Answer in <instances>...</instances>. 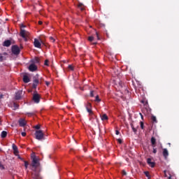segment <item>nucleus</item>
<instances>
[{"label":"nucleus","mask_w":179,"mask_h":179,"mask_svg":"<svg viewBox=\"0 0 179 179\" xmlns=\"http://www.w3.org/2000/svg\"><path fill=\"white\" fill-rule=\"evenodd\" d=\"M20 27H21V29H20V36L22 38H24V40L27 42V38L29 37V36H30V33L28 31L23 29V28L26 27V26L24 24H22Z\"/></svg>","instance_id":"1"},{"label":"nucleus","mask_w":179,"mask_h":179,"mask_svg":"<svg viewBox=\"0 0 179 179\" xmlns=\"http://www.w3.org/2000/svg\"><path fill=\"white\" fill-rule=\"evenodd\" d=\"M35 136H36V138L38 141L45 140V137H44L45 134L43 130H36Z\"/></svg>","instance_id":"2"},{"label":"nucleus","mask_w":179,"mask_h":179,"mask_svg":"<svg viewBox=\"0 0 179 179\" xmlns=\"http://www.w3.org/2000/svg\"><path fill=\"white\" fill-rule=\"evenodd\" d=\"M39 166H40V164H39L38 159L36 157H33L32 163L31 164V166L32 167L31 170L33 171H36V169Z\"/></svg>","instance_id":"3"},{"label":"nucleus","mask_w":179,"mask_h":179,"mask_svg":"<svg viewBox=\"0 0 179 179\" xmlns=\"http://www.w3.org/2000/svg\"><path fill=\"white\" fill-rule=\"evenodd\" d=\"M40 83V79H39V75L36 74L35 76L33 78V85L32 87L33 89H36L38 85Z\"/></svg>","instance_id":"4"},{"label":"nucleus","mask_w":179,"mask_h":179,"mask_svg":"<svg viewBox=\"0 0 179 179\" xmlns=\"http://www.w3.org/2000/svg\"><path fill=\"white\" fill-rule=\"evenodd\" d=\"M85 107H86V109L87 110V112L90 113V116H92L94 115L92 110V105L90 102H87L85 103Z\"/></svg>","instance_id":"5"},{"label":"nucleus","mask_w":179,"mask_h":179,"mask_svg":"<svg viewBox=\"0 0 179 179\" xmlns=\"http://www.w3.org/2000/svg\"><path fill=\"white\" fill-rule=\"evenodd\" d=\"M12 52L15 55H18L20 53V48L17 45H13Z\"/></svg>","instance_id":"6"},{"label":"nucleus","mask_w":179,"mask_h":179,"mask_svg":"<svg viewBox=\"0 0 179 179\" xmlns=\"http://www.w3.org/2000/svg\"><path fill=\"white\" fill-rule=\"evenodd\" d=\"M33 101L36 103H38L40 102V95H39V94H38V93L34 94Z\"/></svg>","instance_id":"7"},{"label":"nucleus","mask_w":179,"mask_h":179,"mask_svg":"<svg viewBox=\"0 0 179 179\" xmlns=\"http://www.w3.org/2000/svg\"><path fill=\"white\" fill-rule=\"evenodd\" d=\"M34 47L36 48H41V43H40L39 40L37 38H34Z\"/></svg>","instance_id":"8"},{"label":"nucleus","mask_w":179,"mask_h":179,"mask_svg":"<svg viewBox=\"0 0 179 179\" xmlns=\"http://www.w3.org/2000/svg\"><path fill=\"white\" fill-rule=\"evenodd\" d=\"M29 70L31 72H34L37 70V66L34 64H30V65L29 66Z\"/></svg>","instance_id":"9"},{"label":"nucleus","mask_w":179,"mask_h":179,"mask_svg":"<svg viewBox=\"0 0 179 179\" xmlns=\"http://www.w3.org/2000/svg\"><path fill=\"white\" fill-rule=\"evenodd\" d=\"M30 62L31 64L36 65L40 63V59L38 57H36L35 58L31 59Z\"/></svg>","instance_id":"10"},{"label":"nucleus","mask_w":179,"mask_h":179,"mask_svg":"<svg viewBox=\"0 0 179 179\" xmlns=\"http://www.w3.org/2000/svg\"><path fill=\"white\" fill-rule=\"evenodd\" d=\"M31 178L33 179H41L40 174L38 173H37L36 171H34V173H32Z\"/></svg>","instance_id":"11"},{"label":"nucleus","mask_w":179,"mask_h":179,"mask_svg":"<svg viewBox=\"0 0 179 179\" xmlns=\"http://www.w3.org/2000/svg\"><path fill=\"white\" fill-rule=\"evenodd\" d=\"M18 122H19L20 127H25V125L27 124V122L26 120H24V119H20Z\"/></svg>","instance_id":"12"},{"label":"nucleus","mask_w":179,"mask_h":179,"mask_svg":"<svg viewBox=\"0 0 179 179\" xmlns=\"http://www.w3.org/2000/svg\"><path fill=\"white\" fill-rule=\"evenodd\" d=\"M162 155L164 157V159H167L169 156V151L166 148H163Z\"/></svg>","instance_id":"13"},{"label":"nucleus","mask_w":179,"mask_h":179,"mask_svg":"<svg viewBox=\"0 0 179 179\" xmlns=\"http://www.w3.org/2000/svg\"><path fill=\"white\" fill-rule=\"evenodd\" d=\"M147 164H148V166H150L151 168H154L155 166V163L152 162L150 158L147 159Z\"/></svg>","instance_id":"14"},{"label":"nucleus","mask_w":179,"mask_h":179,"mask_svg":"<svg viewBox=\"0 0 179 179\" xmlns=\"http://www.w3.org/2000/svg\"><path fill=\"white\" fill-rule=\"evenodd\" d=\"M11 45V41L10 40H6L4 42H3V45L4 47H10V45Z\"/></svg>","instance_id":"15"},{"label":"nucleus","mask_w":179,"mask_h":179,"mask_svg":"<svg viewBox=\"0 0 179 179\" xmlns=\"http://www.w3.org/2000/svg\"><path fill=\"white\" fill-rule=\"evenodd\" d=\"M3 55H8L7 52L0 53V62H3L6 59Z\"/></svg>","instance_id":"16"},{"label":"nucleus","mask_w":179,"mask_h":179,"mask_svg":"<svg viewBox=\"0 0 179 179\" xmlns=\"http://www.w3.org/2000/svg\"><path fill=\"white\" fill-rule=\"evenodd\" d=\"M23 81L24 83H28L30 81L29 77L27 75L23 76Z\"/></svg>","instance_id":"17"},{"label":"nucleus","mask_w":179,"mask_h":179,"mask_svg":"<svg viewBox=\"0 0 179 179\" xmlns=\"http://www.w3.org/2000/svg\"><path fill=\"white\" fill-rule=\"evenodd\" d=\"M21 92L18 91L17 92L15 93V99L16 100H20L21 99Z\"/></svg>","instance_id":"18"},{"label":"nucleus","mask_w":179,"mask_h":179,"mask_svg":"<svg viewBox=\"0 0 179 179\" xmlns=\"http://www.w3.org/2000/svg\"><path fill=\"white\" fill-rule=\"evenodd\" d=\"M101 118L102 121H107L108 120V116L104 113L103 115H101Z\"/></svg>","instance_id":"19"},{"label":"nucleus","mask_w":179,"mask_h":179,"mask_svg":"<svg viewBox=\"0 0 179 179\" xmlns=\"http://www.w3.org/2000/svg\"><path fill=\"white\" fill-rule=\"evenodd\" d=\"M151 145H152V147H155L156 138L155 137H151Z\"/></svg>","instance_id":"20"},{"label":"nucleus","mask_w":179,"mask_h":179,"mask_svg":"<svg viewBox=\"0 0 179 179\" xmlns=\"http://www.w3.org/2000/svg\"><path fill=\"white\" fill-rule=\"evenodd\" d=\"M13 150H14L15 154L18 153V148L15 144H13Z\"/></svg>","instance_id":"21"},{"label":"nucleus","mask_w":179,"mask_h":179,"mask_svg":"<svg viewBox=\"0 0 179 179\" xmlns=\"http://www.w3.org/2000/svg\"><path fill=\"white\" fill-rule=\"evenodd\" d=\"M78 8H80V10H81V11H84L85 10V6L82 3H78Z\"/></svg>","instance_id":"22"},{"label":"nucleus","mask_w":179,"mask_h":179,"mask_svg":"<svg viewBox=\"0 0 179 179\" xmlns=\"http://www.w3.org/2000/svg\"><path fill=\"white\" fill-rule=\"evenodd\" d=\"M1 136L2 138H5L7 136V131H2Z\"/></svg>","instance_id":"23"},{"label":"nucleus","mask_w":179,"mask_h":179,"mask_svg":"<svg viewBox=\"0 0 179 179\" xmlns=\"http://www.w3.org/2000/svg\"><path fill=\"white\" fill-rule=\"evenodd\" d=\"M144 175H145V177H147L148 179H151V176L148 171H144Z\"/></svg>","instance_id":"24"},{"label":"nucleus","mask_w":179,"mask_h":179,"mask_svg":"<svg viewBox=\"0 0 179 179\" xmlns=\"http://www.w3.org/2000/svg\"><path fill=\"white\" fill-rule=\"evenodd\" d=\"M95 102L100 103L101 101V99L99 98V95L96 96V99L94 100Z\"/></svg>","instance_id":"25"},{"label":"nucleus","mask_w":179,"mask_h":179,"mask_svg":"<svg viewBox=\"0 0 179 179\" xmlns=\"http://www.w3.org/2000/svg\"><path fill=\"white\" fill-rule=\"evenodd\" d=\"M151 120H152V122H154L155 123L157 122L156 116H151Z\"/></svg>","instance_id":"26"},{"label":"nucleus","mask_w":179,"mask_h":179,"mask_svg":"<svg viewBox=\"0 0 179 179\" xmlns=\"http://www.w3.org/2000/svg\"><path fill=\"white\" fill-rule=\"evenodd\" d=\"M131 127V129H133V132L136 133L137 132V129H136L134 126V124H130Z\"/></svg>","instance_id":"27"},{"label":"nucleus","mask_w":179,"mask_h":179,"mask_svg":"<svg viewBox=\"0 0 179 179\" xmlns=\"http://www.w3.org/2000/svg\"><path fill=\"white\" fill-rule=\"evenodd\" d=\"M13 106L15 108V110L18 109L19 108V104L16 103L15 102L13 103Z\"/></svg>","instance_id":"28"},{"label":"nucleus","mask_w":179,"mask_h":179,"mask_svg":"<svg viewBox=\"0 0 179 179\" xmlns=\"http://www.w3.org/2000/svg\"><path fill=\"white\" fill-rule=\"evenodd\" d=\"M140 127H141V129H144V123H143V122H140Z\"/></svg>","instance_id":"29"},{"label":"nucleus","mask_w":179,"mask_h":179,"mask_svg":"<svg viewBox=\"0 0 179 179\" xmlns=\"http://www.w3.org/2000/svg\"><path fill=\"white\" fill-rule=\"evenodd\" d=\"M24 166H25L26 169H27L28 166H29V162L27 161H24Z\"/></svg>","instance_id":"30"},{"label":"nucleus","mask_w":179,"mask_h":179,"mask_svg":"<svg viewBox=\"0 0 179 179\" xmlns=\"http://www.w3.org/2000/svg\"><path fill=\"white\" fill-rule=\"evenodd\" d=\"M88 40L89 41L92 42L94 41V36H89Z\"/></svg>","instance_id":"31"},{"label":"nucleus","mask_w":179,"mask_h":179,"mask_svg":"<svg viewBox=\"0 0 179 179\" xmlns=\"http://www.w3.org/2000/svg\"><path fill=\"white\" fill-rule=\"evenodd\" d=\"M94 90H91V91H90V96H91V97H94Z\"/></svg>","instance_id":"32"},{"label":"nucleus","mask_w":179,"mask_h":179,"mask_svg":"<svg viewBox=\"0 0 179 179\" xmlns=\"http://www.w3.org/2000/svg\"><path fill=\"white\" fill-rule=\"evenodd\" d=\"M48 62H49V60L48 59H45V63H44L45 66H49Z\"/></svg>","instance_id":"33"},{"label":"nucleus","mask_w":179,"mask_h":179,"mask_svg":"<svg viewBox=\"0 0 179 179\" xmlns=\"http://www.w3.org/2000/svg\"><path fill=\"white\" fill-rule=\"evenodd\" d=\"M0 169L1 170H4L5 169L3 165L1 162H0Z\"/></svg>","instance_id":"34"},{"label":"nucleus","mask_w":179,"mask_h":179,"mask_svg":"<svg viewBox=\"0 0 179 179\" xmlns=\"http://www.w3.org/2000/svg\"><path fill=\"white\" fill-rule=\"evenodd\" d=\"M34 128H35L36 129L38 130V129H40L41 126H40V124H37L36 126L34 127Z\"/></svg>","instance_id":"35"},{"label":"nucleus","mask_w":179,"mask_h":179,"mask_svg":"<svg viewBox=\"0 0 179 179\" xmlns=\"http://www.w3.org/2000/svg\"><path fill=\"white\" fill-rule=\"evenodd\" d=\"M50 40L52 43H55V39L52 36H50Z\"/></svg>","instance_id":"36"},{"label":"nucleus","mask_w":179,"mask_h":179,"mask_svg":"<svg viewBox=\"0 0 179 179\" xmlns=\"http://www.w3.org/2000/svg\"><path fill=\"white\" fill-rule=\"evenodd\" d=\"M117 143H119V144H122V140L121 138H117Z\"/></svg>","instance_id":"37"},{"label":"nucleus","mask_w":179,"mask_h":179,"mask_svg":"<svg viewBox=\"0 0 179 179\" xmlns=\"http://www.w3.org/2000/svg\"><path fill=\"white\" fill-rule=\"evenodd\" d=\"M69 69L71 71H73V66L72 65H69Z\"/></svg>","instance_id":"38"},{"label":"nucleus","mask_w":179,"mask_h":179,"mask_svg":"<svg viewBox=\"0 0 179 179\" xmlns=\"http://www.w3.org/2000/svg\"><path fill=\"white\" fill-rule=\"evenodd\" d=\"M157 152V150L156 148H154V150H152V153L156 154Z\"/></svg>","instance_id":"39"},{"label":"nucleus","mask_w":179,"mask_h":179,"mask_svg":"<svg viewBox=\"0 0 179 179\" xmlns=\"http://www.w3.org/2000/svg\"><path fill=\"white\" fill-rule=\"evenodd\" d=\"M27 114L29 115V116H31V115H34V112H31V113H27Z\"/></svg>","instance_id":"40"},{"label":"nucleus","mask_w":179,"mask_h":179,"mask_svg":"<svg viewBox=\"0 0 179 179\" xmlns=\"http://www.w3.org/2000/svg\"><path fill=\"white\" fill-rule=\"evenodd\" d=\"M26 135H27V134H26L24 131H22V136L23 137L26 136Z\"/></svg>","instance_id":"41"},{"label":"nucleus","mask_w":179,"mask_h":179,"mask_svg":"<svg viewBox=\"0 0 179 179\" xmlns=\"http://www.w3.org/2000/svg\"><path fill=\"white\" fill-rule=\"evenodd\" d=\"M123 176H127V172L125 171H122Z\"/></svg>","instance_id":"42"},{"label":"nucleus","mask_w":179,"mask_h":179,"mask_svg":"<svg viewBox=\"0 0 179 179\" xmlns=\"http://www.w3.org/2000/svg\"><path fill=\"white\" fill-rule=\"evenodd\" d=\"M115 134H116V135H119L120 134L119 130H116Z\"/></svg>","instance_id":"43"},{"label":"nucleus","mask_w":179,"mask_h":179,"mask_svg":"<svg viewBox=\"0 0 179 179\" xmlns=\"http://www.w3.org/2000/svg\"><path fill=\"white\" fill-rule=\"evenodd\" d=\"M96 36H97V39H98V40H100V38H99V36L98 32H96Z\"/></svg>","instance_id":"44"},{"label":"nucleus","mask_w":179,"mask_h":179,"mask_svg":"<svg viewBox=\"0 0 179 179\" xmlns=\"http://www.w3.org/2000/svg\"><path fill=\"white\" fill-rule=\"evenodd\" d=\"M45 84H46V85H47V86H49V85H50V82H48V81H45Z\"/></svg>","instance_id":"45"},{"label":"nucleus","mask_w":179,"mask_h":179,"mask_svg":"<svg viewBox=\"0 0 179 179\" xmlns=\"http://www.w3.org/2000/svg\"><path fill=\"white\" fill-rule=\"evenodd\" d=\"M38 24H39V25H42L43 24V22L42 21H38Z\"/></svg>","instance_id":"46"},{"label":"nucleus","mask_w":179,"mask_h":179,"mask_svg":"<svg viewBox=\"0 0 179 179\" xmlns=\"http://www.w3.org/2000/svg\"><path fill=\"white\" fill-rule=\"evenodd\" d=\"M20 160L23 161V159L21 158L20 157H18Z\"/></svg>","instance_id":"47"},{"label":"nucleus","mask_w":179,"mask_h":179,"mask_svg":"<svg viewBox=\"0 0 179 179\" xmlns=\"http://www.w3.org/2000/svg\"><path fill=\"white\" fill-rule=\"evenodd\" d=\"M42 80V78H41V79L39 80V81H41Z\"/></svg>","instance_id":"48"},{"label":"nucleus","mask_w":179,"mask_h":179,"mask_svg":"<svg viewBox=\"0 0 179 179\" xmlns=\"http://www.w3.org/2000/svg\"><path fill=\"white\" fill-rule=\"evenodd\" d=\"M94 45H96V43H94Z\"/></svg>","instance_id":"49"},{"label":"nucleus","mask_w":179,"mask_h":179,"mask_svg":"<svg viewBox=\"0 0 179 179\" xmlns=\"http://www.w3.org/2000/svg\"><path fill=\"white\" fill-rule=\"evenodd\" d=\"M169 179H171V177H169Z\"/></svg>","instance_id":"50"},{"label":"nucleus","mask_w":179,"mask_h":179,"mask_svg":"<svg viewBox=\"0 0 179 179\" xmlns=\"http://www.w3.org/2000/svg\"><path fill=\"white\" fill-rule=\"evenodd\" d=\"M0 124H1V120H0Z\"/></svg>","instance_id":"51"}]
</instances>
